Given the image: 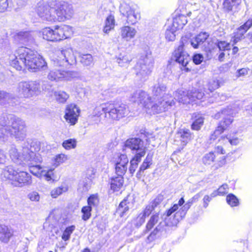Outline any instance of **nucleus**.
Listing matches in <instances>:
<instances>
[{"label": "nucleus", "mask_w": 252, "mask_h": 252, "mask_svg": "<svg viewBox=\"0 0 252 252\" xmlns=\"http://www.w3.org/2000/svg\"><path fill=\"white\" fill-rule=\"evenodd\" d=\"M187 23V17L184 15H181L173 19V26L175 29H182Z\"/></svg>", "instance_id": "obj_37"}, {"label": "nucleus", "mask_w": 252, "mask_h": 252, "mask_svg": "<svg viewBox=\"0 0 252 252\" xmlns=\"http://www.w3.org/2000/svg\"><path fill=\"white\" fill-rule=\"evenodd\" d=\"M245 36L244 35L242 34L237 32H235L234 36L232 38L231 41L232 42L233 45L239 43L238 46L242 48V46L243 45V40H244Z\"/></svg>", "instance_id": "obj_47"}, {"label": "nucleus", "mask_w": 252, "mask_h": 252, "mask_svg": "<svg viewBox=\"0 0 252 252\" xmlns=\"http://www.w3.org/2000/svg\"><path fill=\"white\" fill-rule=\"evenodd\" d=\"M132 98L134 101L140 102L148 108H151L154 103L152 97L149 96L147 93L141 90L135 91L132 94Z\"/></svg>", "instance_id": "obj_14"}, {"label": "nucleus", "mask_w": 252, "mask_h": 252, "mask_svg": "<svg viewBox=\"0 0 252 252\" xmlns=\"http://www.w3.org/2000/svg\"><path fill=\"white\" fill-rule=\"evenodd\" d=\"M130 60H129L127 56H123L122 58H119L117 60V62L121 66H125L127 64Z\"/></svg>", "instance_id": "obj_61"}, {"label": "nucleus", "mask_w": 252, "mask_h": 252, "mask_svg": "<svg viewBox=\"0 0 252 252\" xmlns=\"http://www.w3.org/2000/svg\"><path fill=\"white\" fill-rule=\"evenodd\" d=\"M35 81L39 82L41 90L48 91L52 87V84L48 81L38 80H35Z\"/></svg>", "instance_id": "obj_55"}, {"label": "nucleus", "mask_w": 252, "mask_h": 252, "mask_svg": "<svg viewBox=\"0 0 252 252\" xmlns=\"http://www.w3.org/2000/svg\"><path fill=\"white\" fill-rule=\"evenodd\" d=\"M228 185L226 184H223L217 190L219 195H223L227 193L228 192Z\"/></svg>", "instance_id": "obj_62"}, {"label": "nucleus", "mask_w": 252, "mask_h": 252, "mask_svg": "<svg viewBox=\"0 0 252 252\" xmlns=\"http://www.w3.org/2000/svg\"><path fill=\"white\" fill-rule=\"evenodd\" d=\"M137 63H140V64H148V66L154 65V60L148 47H146L143 53H141Z\"/></svg>", "instance_id": "obj_23"}, {"label": "nucleus", "mask_w": 252, "mask_h": 252, "mask_svg": "<svg viewBox=\"0 0 252 252\" xmlns=\"http://www.w3.org/2000/svg\"><path fill=\"white\" fill-rule=\"evenodd\" d=\"M124 148L125 150H129L134 156H144L147 149L144 141L137 137L127 139L124 143Z\"/></svg>", "instance_id": "obj_9"}, {"label": "nucleus", "mask_w": 252, "mask_h": 252, "mask_svg": "<svg viewBox=\"0 0 252 252\" xmlns=\"http://www.w3.org/2000/svg\"><path fill=\"white\" fill-rule=\"evenodd\" d=\"M178 135L181 138V140L183 143V145L186 144L190 140L193 138L194 135L188 129H180L178 132Z\"/></svg>", "instance_id": "obj_29"}, {"label": "nucleus", "mask_w": 252, "mask_h": 252, "mask_svg": "<svg viewBox=\"0 0 252 252\" xmlns=\"http://www.w3.org/2000/svg\"><path fill=\"white\" fill-rule=\"evenodd\" d=\"M152 156H150L149 154L147 156L146 158L144 159L142 165L140 166L139 169L136 175L138 178H140L141 176L143 175L144 170L150 167V165L152 164Z\"/></svg>", "instance_id": "obj_35"}, {"label": "nucleus", "mask_w": 252, "mask_h": 252, "mask_svg": "<svg viewBox=\"0 0 252 252\" xmlns=\"http://www.w3.org/2000/svg\"><path fill=\"white\" fill-rule=\"evenodd\" d=\"M107 110L108 118L112 120H119L128 114L127 106L124 104L121 105L108 103Z\"/></svg>", "instance_id": "obj_12"}, {"label": "nucleus", "mask_w": 252, "mask_h": 252, "mask_svg": "<svg viewBox=\"0 0 252 252\" xmlns=\"http://www.w3.org/2000/svg\"><path fill=\"white\" fill-rule=\"evenodd\" d=\"M68 73L62 69L54 68L49 70L47 78L51 81L58 82L67 79Z\"/></svg>", "instance_id": "obj_19"}, {"label": "nucleus", "mask_w": 252, "mask_h": 252, "mask_svg": "<svg viewBox=\"0 0 252 252\" xmlns=\"http://www.w3.org/2000/svg\"><path fill=\"white\" fill-rule=\"evenodd\" d=\"M30 171L34 175L40 177L43 174L44 171L41 170V167L39 165H34L33 163L30 165Z\"/></svg>", "instance_id": "obj_49"}, {"label": "nucleus", "mask_w": 252, "mask_h": 252, "mask_svg": "<svg viewBox=\"0 0 252 252\" xmlns=\"http://www.w3.org/2000/svg\"><path fill=\"white\" fill-rule=\"evenodd\" d=\"M175 28L167 29L165 32V37L168 41H173L175 39Z\"/></svg>", "instance_id": "obj_59"}, {"label": "nucleus", "mask_w": 252, "mask_h": 252, "mask_svg": "<svg viewBox=\"0 0 252 252\" xmlns=\"http://www.w3.org/2000/svg\"><path fill=\"white\" fill-rule=\"evenodd\" d=\"M9 156L11 160L15 164L20 165L23 162L22 156L18 152L17 149L14 145L11 146L9 151Z\"/></svg>", "instance_id": "obj_32"}, {"label": "nucleus", "mask_w": 252, "mask_h": 252, "mask_svg": "<svg viewBox=\"0 0 252 252\" xmlns=\"http://www.w3.org/2000/svg\"><path fill=\"white\" fill-rule=\"evenodd\" d=\"M75 228V227L74 225H71L66 227L63 234L62 237V239L64 241L69 240L70 238V236L74 230Z\"/></svg>", "instance_id": "obj_54"}, {"label": "nucleus", "mask_w": 252, "mask_h": 252, "mask_svg": "<svg viewBox=\"0 0 252 252\" xmlns=\"http://www.w3.org/2000/svg\"><path fill=\"white\" fill-rule=\"evenodd\" d=\"M226 201L231 206H236L239 203L238 198L233 194H229L226 197Z\"/></svg>", "instance_id": "obj_56"}, {"label": "nucleus", "mask_w": 252, "mask_h": 252, "mask_svg": "<svg viewBox=\"0 0 252 252\" xmlns=\"http://www.w3.org/2000/svg\"><path fill=\"white\" fill-rule=\"evenodd\" d=\"M92 208L91 206L88 205L84 206L82 208L81 212L83 213L82 218L84 220L86 221L90 219L91 216V212L92 211Z\"/></svg>", "instance_id": "obj_53"}, {"label": "nucleus", "mask_w": 252, "mask_h": 252, "mask_svg": "<svg viewBox=\"0 0 252 252\" xmlns=\"http://www.w3.org/2000/svg\"><path fill=\"white\" fill-rule=\"evenodd\" d=\"M68 159L67 155L61 154L56 155L52 159V164L54 167H57L61 164L65 162Z\"/></svg>", "instance_id": "obj_39"}, {"label": "nucleus", "mask_w": 252, "mask_h": 252, "mask_svg": "<svg viewBox=\"0 0 252 252\" xmlns=\"http://www.w3.org/2000/svg\"><path fill=\"white\" fill-rule=\"evenodd\" d=\"M174 99L179 103L187 104L189 103V92L182 90H178L174 94Z\"/></svg>", "instance_id": "obj_27"}, {"label": "nucleus", "mask_w": 252, "mask_h": 252, "mask_svg": "<svg viewBox=\"0 0 252 252\" xmlns=\"http://www.w3.org/2000/svg\"><path fill=\"white\" fill-rule=\"evenodd\" d=\"M215 156L213 152H210L205 154L202 158V162L206 165L212 164L215 160Z\"/></svg>", "instance_id": "obj_51"}, {"label": "nucleus", "mask_w": 252, "mask_h": 252, "mask_svg": "<svg viewBox=\"0 0 252 252\" xmlns=\"http://www.w3.org/2000/svg\"><path fill=\"white\" fill-rule=\"evenodd\" d=\"M15 177L16 179L13 185L15 187H21L32 184L31 176L26 172L22 171L19 169L17 175Z\"/></svg>", "instance_id": "obj_20"}, {"label": "nucleus", "mask_w": 252, "mask_h": 252, "mask_svg": "<svg viewBox=\"0 0 252 252\" xmlns=\"http://www.w3.org/2000/svg\"><path fill=\"white\" fill-rule=\"evenodd\" d=\"M15 59L12 60L11 65L17 70L25 67L32 72L44 70L47 68V63L37 52L25 47H20L16 50Z\"/></svg>", "instance_id": "obj_1"}, {"label": "nucleus", "mask_w": 252, "mask_h": 252, "mask_svg": "<svg viewBox=\"0 0 252 252\" xmlns=\"http://www.w3.org/2000/svg\"><path fill=\"white\" fill-rule=\"evenodd\" d=\"M98 203L99 200L96 195H91L88 199V206H90L92 208L93 207L97 206L98 204Z\"/></svg>", "instance_id": "obj_57"}, {"label": "nucleus", "mask_w": 252, "mask_h": 252, "mask_svg": "<svg viewBox=\"0 0 252 252\" xmlns=\"http://www.w3.org/2000/svg\"><path fill=\"white\" fill-rule=\"evenodd\" d=\"M144 156H134L130 161L129 171L130 174H133L137 169L139 163L141 160V158Z\"/></svg>", "instance_id": "obj_41"}, {"label": "nucleus", "mask_w": 252, "mask_h": 252, "mask_svg": "<svg viewBox=\"0 0 252 252\" xmlns=\"http://www.w3.org/2000/svg\"><path fill=\"white\" fill-rule=\"evenodd\" d=\"M37 13L43 20L49 22L56 21L54 6L51 5V1L39 2L37 7Z\"/></svg>", "instance_id": "obj_8"}, {"label": "nucleus", "mask_w": 252, "mask_h": 252, "mask_svg": "<svg viewBox=\"0 0 252 252\" xmlns=\"http://www.w3.org/2000/svg\"><path fill=\"white\" fill-rule=\"evenodd\" d=\"M9 134L17 140L23 141L26 137L25 122L12 115H4L0 118V139Z\"/></svg>", "instance_id": "obj_2"}, {"label": "nucleus", "mask_w": 252, "mask_h": 252, "mask_svg": "<svg viewBox=\"0 0 252 252\" xmlns=\"http://www.w3.org/2000/svg\"><path fill=\"white\" fill-rule=\"evenodd\" d=\"M193 117L194 118V120L191 124V129L195 130H199L203 125L204 119L200 115L195 113L193 114Z\"/></svg>", "instance_id": "obj_36"}, {"label": "nucleus", "mask_w": 252, "mask_h": 252, "mask_svg": "<svg viewBox=\"0 0 252 252\" xmlns=\"http://www.w3.org/2000/svg\"><path fill=\"white\" fill-rule=\"evenodd\" d=\"M77 141L75 139H69L64 140L62 143V146L66 150L74 149L76 147Z\"/></svg>", "instance_id": "obj_48"}, {"label": "nucleus", "mask_w": 252, "mask_h": 252, "mask_svg": "<svg viewBox=\"0 0 252 252\" xmlns=\"http://www.w3.org/2000/svg\"><path fill=\"white\" fill-rule=\"evenodd\" d=\"M79 58L80 63L84 66H90L94 63L93 56L90 54L81 55Z\"/></svg>", "instance_id": "obj_42"}, {"label": "nucleus", "mask_w": 252, "mask_h": 252, "mask_svg": "<svg viewBox=\"0 0 252 252\" xmlns=\"http://www.w3.org/2000/svg\"><path fill=\"white\" fill-rule=\"evenodd\" d=\"M243 45L242 46V48H245L252 43V32H249L247 34L244 40H243Z\"/></svg>", "instance_id": "obj_60"}, {"label": "nucleus", "mask_w": 252, "mask_h": 252, "mask_svg": "<svg viewBox=\"0 0 252 252\" xmlns=\"http://www.w3.org/2000/svg\"><path fill=\"white\" fill-rule=\"evenodd\" d=\"M179 220L174 218L173 220L171 222H167V219L165 218L164 220L159 222L158 225L150 233L149 235L147 238V243H151L154 241L157 238V235L159 233L163 231H166L167 226H173L177 225L178 223Z\"/></svg>", "instance_id": "obj_13"}, {"label": "nucleus", "mask_w": 252, "mask_h": 252, "mask_svg": "<svg viewBox=\"0 0 252 252\" xmlns=\"http://www.w3.org/2000/svg\"><path fill=\"white\" fill-rule=\"evenodd\" d=\"M53 62L55 66H65L74 63L76 60L72 49L66 48L59 51L58 57Z\"/></svg>", "instance_id": "obj_11"}, {"label": "nucleus", "mask_w": 252, "mask_h": 252, "mask_svg": "<svg viewBox=\"0 0 252 252\" xmlns=\"http://www.w3.org/2000/svg\"><path fill=\"white\" fill-rule=\"evenodd\" d=\"M159 219V214L156 213L151 216L149 220L148 221L146 229L143 232V235L146 234L150 231L154 226L158 222Z\"/></svg>", "instance_id": "obj_34"}, {"label": "nucleus", "mask_w": 252, "mask_h": 252, "mask_svg": "<svg viewBox=\"0 0 252 252\" xmlns=\"http://www.w3.org/2000/svg\"><path fill=\"white\" fill-rule=\"evenodd\" d=\"M219 87V83L218 80H211L208 84V89L211 92H212L216 89Z\"/></svg>", "instance_id": "obj_58"}, {"label": "nucleus", "mask_w": 252, "mask_h": 252, "mask_svg": "<svg viewBox=\"0 0 252 252\" xmlns=\"http://www.w3.org/2000/svg\"><path fill=\"white\" fill-rule=\"evenodd\" d=\"M15 39L20 43L24 44L32 42L33 38L29 32H20L15 35Z\"/></svg>", "instance_id": "obj_28"}, {"label": "nucleus", "mask_w": 252, "mask_h": 252, "mask_svg": "<svg viewBox=\"0 0 252 252\" xmlns=\"http://www.w3.org/2000/svg\"><path fill=\"white\" fill-rule=\"evenodd\" d=\"M128 163L127 156L125 154L120 155L115 163V173L118 176L123 177L127 170Z\"/></svg>", "instance_id": "obj_18"}, {"label": "nucleus", "mask_w": 252, "mask_h": 252, "mask_svg": "<svg viewBox=\"0 0 252 252\" xmlns=\"http://www.w3.org/2000/svg\"><path fill=\"white\" fill-rule=\"evenodd\" d=\"M209 34L206 32H200L194 38L190 40V44L195 49L198 48L206 41Z\"/></svg>", "instance_id": "obj_26"}, {"label": "nucleus", "mask_w": 252, "mask_h": 252, "mask_svg": "<svg viewBox=\"0 0 252 252\" xmlns=\"http://www.w3.org/2000/svg\"><path fill=\"white\" fill-rule=\"evenodd\" d=\"M71 34V28L66 25L56 26L54 30L46 28L42 32L43 38L47 41L52 42L59 41L69 38Z\"/></svg>", "instance_id": "obj_4"}, {"label": "nucleus", "mask_w": 252, "mask_h": 252, "mask_svg": "<svg viewBox=\"0 0 252 252\" xmlns=\"http://www.w3.org/2000/svg\"><path fill=\"white\" fill-rule=\"evenodd\" d=\"M14 95L3 90H0V105L6 106L13 104Z\"/></svg>", "instance_id": "obj_25"}, {"label": "nucleus", "mask_w": 252, "mask_h": 252, "mask_svg": "<svg viewBox=\"0 0 252 252\" xmlns=\"http://www.w3.org/2000/svg\"><path fill=\"white\" fill-rule=\"evenodd\" d=\"M129 206L127 203V200L124 199L119 204L117 209L116 213L121 217H123L129 210Z\"/></svg>", "instance_id": "obj_40"}, {"label": "nucleus", "mask_w": 252, "mask_h": 252, "mask_svg": "<svg viewBox=\"0 0 252 252\" xmlns=\"http://www.w3.org/2000/svg\"><path fill=\"white\" fill-rule=\"evenodd\" d=\"M12 233L7 226L0 225V241L2 242L7 243L11 237Z\"/></svg>", "instance_id": "obj_30"}, {"label": "nucleus", "mask_w": 252, "mask_h": 252, "mask_svg": "<svg viewBox=\"0 0 252 252\" xmlns=\"http://www.w3.org/2000/svg\"><path fill=\"white\" fill-rule=\"evenodd\" d=\"M108 103L102 104L96 107L94 111V113L95 115L99 116L102 114H104L105 117L108 118L107 110L106 108H108Z\"/></svg>", "instance_id": "obj_44"}, {"label": "nucleus", "mask_w": 252, "mask_h": 252, "mask_svg": "<svg viewBox=\"0 0 252 252\" xmlns=\"http://www.w3.org/2000/svg\"><path fill=\"white\" fill-rule=\"evenodd\" d=\"M146 217L141 213L139 215L132 220L133 225L138 228L141 226L145 222Z\"/></svg>", "instance_id": "obj_52"}, {"label": "nucleus", "mask_w": 252, "mask_h": 252, "mask_svg": "<svg viewBox=\"0 0 252 252\" xmlns=\"http://www.w3.org/2000/svg\"><path fill=\"white\" fill-rule=\"evenodd\" d=\"M54 96L57 101L63 103H65L69 98V94L62 91L55 92Z\"/></svg>", "instance_id": "obj_43"}, {"label": "nucleus", "mask_w": 252, "mask_h": 252, "mask_svg": "<svg viewBox=\"0 0 252 252\" xmlns=\"http://www.w3.org/2000/svg\"><path fill=\"white\" fill-rule=\"evenodd\" d=\"M68 190V187L66 186H62L53 189L51 191V195L53 198H56L63 192H66Z\"/></svg>", "instance_id": "obj_50"}, {"label": "nucleus", "mask_w": 252, "mask_h": 252, "mask_svg": "<svg viewBox=\"0 0 252 252\" xmlns=\"http://www.w3.org/2000/svg\"><path fill=\"white\" fill-rule=\"evenodd\" d=\"M241 0H224L223 5L225 11H236L239 6Z\"/></svg>", "instance_id": "obj_31"}, {"label": "nucleus", "mask_w": 252, "mask_h": 252, "mask_svg": "<svg viewBox=\"0 0 252 252\" xmlns=\"http://www.w3.org/2000/svg\"><path fill=\"white\" fill-rule=\"evenodd\" d=\"M80 110L76 105L70 104L66 106L64 118L71 125L76 124L78 120Z\"/></svg>", "instance_id": "obj_15"}, {"label": "nucleus", "mask_w": 252, "mask_h": 252, "mask_svg": "<svg viewBox=\"0 0 252 252\" xmlns=\"http://www.w3.org/2000/svg\"><path fill=\"white\" fill-rule=\"evenodd\" d=\"M124 184V178L118 176L117 177H113L111 179L110 188L114 191H119L123 187Z\"/></svg>", "instance_id": "obj_33"}, {"label": "nucleus", "mask_w": 252, "mask_h": 252, "mask_svg": "<svg viewBox=\"0 0 252 252\" xmlns=\"http://www.w3.org/2000/svg\"><path fill=\"white\" fill-rule=\"evenodd\" d=\"M136 33L135 29L128 26H123L120 29V35L122 38L126 41H129L134 38Z\"/></svg>", "instance_id": "obj_24"}, {"label": "nucleus", "mask_w": 252, "mask_h": 252, "mask_svg": "<svg viewBox=\"0 0 252 252\" xmlns=\"http://www.w3.org/2000/svg\"><path fill=\"white\" fill-rule=\"evenodd\" d=\"M22 158L23 163L20 165L22 166H24L26 164L30 165L32 164L33 162L38 163L41 162L40 157L37 156L34 152L28 148L23 149Z\"/></svg>", "instance_id": "obj_16"}, {"label": "nucleus", "mask_w": 252, "mask_h": 252, "mask_svg": "<svg viewBox=\"0 0 252 252\" xmlns=\"http://www.w3.org/2000/svg\"><path fill=\"white\" fill-rule=\"evenodd\" d=\"M154 210V208L149 204L146 206L144 210L141 213L145 217L149 216Z\"/></svg>", "instance_id": "obj_63"}, {"label": "nucleus", "mask_w": 252, "mask_h": 252, "mask_svg": "<svg viewBox=\"0 0 252 252\" xmlns=\"http://www.w3.org/2000/svg\"><path fill=\"white\" fill-rule=\"evenodd\" d=\"M152 100L154 103L151 106L152 111L154 113H159L166 111L168 107L174 104L173 99L166 100L164 94L166 91V86L163 83H158L152 87Z\"/></svg>", "instance_id": "obj_3"}, {"label": "nucleus", "mask_w": 252, "mask_h": 252, "mask_svg": "<svg viewBox=\"0 0 252 252\" xmlns=\"http://www.w3.org/2000/svg\"><path fill=\"white\" fill-rule=\"evenodd\" d=\"M90 181L89 179H85L80 181L78 190L81 192L87 191L90 188Z\"/></svg>", "instance_id": "obj_46"}, {"label": "nucleus", "mask_w": 252, "mask_h": 252, "mask_svg": "<svg viewBox=\"0 0 252 252\" xmlns=\"http://www.w3.org/2000/svg\"><path fill=\"white\" fill-rule=\"evenodd\" d=\"M120 12L126 18V23L128 24H136L141 18L140 13L137 9L126 3L121 4Z\"/></svg>", "instance_id": "obj_10"}, {"label": "nucleus", "mask_w": 252, "mask_h": 252, "mask_svg": "<svg viewBox=\"0 0 252 252\" xmlns=\"http://www.w3.org/2000/svg\"><path fill=\"white\" fill-rule=\"evenodd\" d=\"M154 65L140 64L137 63L135 65L137 76L142 81H145L152 71Z\"/></svg>", "instance_id": "obj_22"}, {"label": "nucleus", "mask_w": 252, "mask_h": 252, "mask_svg": "<svg viewBox=\"0 0 252 252\" xmlns=\"http://www.w3.org/2000/svg\"><path fill=\"white\" fill-rule=\"evenodd\" d=\"M203 195L202 191H200L197 193H196L195 195H194L192 197L190 198L188 200V202L192 205V204L198 201L199 199L201 197V196Z\"/></svg>", "instance_id": "obj_64"}, {"label": "nucleus", "mask_w": 252, "mask_h": 252, "mask_svg": "<svg viewBox=\"0 0 252 252\" xmlns=\"http://www.w3.org/2000/svg\"><path fill=\"white\" fill-rule=\"evenodd\" d=\"M215 45L219 49L220 51L229 50L234 45L230 43H227L224 41H219L217 39L215 42Z\"/></svg>", "instance_id": "obj_45"}, {"label": "nucleus", "mask_w": 252, "mask_h": 252, "mask_svg": "<svg viewBox=\"0 0 252 252\" xmlns=\"http://www.w3.org/2000/svg\"><path fill=\"white\" fill-rule=\"evenodd\" d=\"M115 20L114 16L112 14L109 15L105 21V26L103 31L105 33H108L109 32L114 28Z\"/></svg>", "instance_id": "obj_38"}, {"label": "nucleus", "mask_w": 252, "mask_h": 252, "mask_svg": "<svg viewBox=\"0 0 252 252\" xmlns=\"http://www.w3.org/2000/svg\"><path fill=\"white\" fill-rule=\"evenodd\" d=\"M16 91L20 97L31 98L41 93V88L38 81H21L18 84Z\"/></svg>", "instance_id": "obj_5"}, {"label": "nucleus", "mask_w": 252, "mask_h": 252, "mask_svg": "<svg viewBox=\"0 0 252 252\" xmlns=\"http://www.w3.org/2000/svg\"><path fill=\"white\" fill-rule=\"evenodd\" d=\"M51 5L54 6L56 21H64L70 19L73 14V9L71 4L59 0H51Z\"/></svg>", "instance_id": "obj_6"}, {"label": "nucleus", "mask_w": 252, "mask_h": 252, "mask_svg": "<svg viewBox=\"0 0 252 252\" xmlns=\"http://www.w3.org/2000/svg\"><path fill=\"white\" fill-rule=\"evenodd\" d=\"M186 41V37L182 38L180 44L175 49L173 53V59L175 62L181 64L186 71H189L190 69L187 66L190 60V58L184 48Z\"/></svg>", "instance_id": "obj_7"}, {"label": "nucleus", "mask_w": 252, "mask_h": 252, "mask_svg": "<svg viewBox=\"0 0 252 252\" xmlns=\"http://www.w3.org/2000/svg\"><path fill=\"white\" fill-rule=\"evenodd\" d=\"M221 114L224 116H227V117L223 118V120L220 122L218 126L214 131L215 133L219 135L221 134L228 127L233 120L232 116L230 115V113L228 109L222 110Z\"/></svg>", "instance_id": "obj_17"}, {"label": "nucleus", "mask_w": 252, "mask_h": 252, "mask_svg": "<svg viewBox=\"0 0 252 252\" xmlns=\"http://www.w3.org/2000/svg\"><path fill=\"white\" fill-rule=\"evenodd\" d=\"M19 169V168L16 169L12 165L4 167L2 169L1 174L2 179L5 181H8L13 185Z\"/></svg>", "instance_id": "obj_21"}]
</instances>
